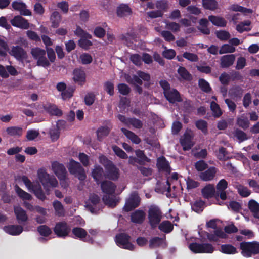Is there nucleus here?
Masks as SVG:
<instances>
[{"label":"nucleus","instance_id":"obj_1","mask_svg":"<svg viewBox=\"0 0 259 259\" xmlns=\"http://www.w3.org/2000/svg\"><path fill=\"white\" fill-rule=\"evenodd\" d=\"M38 177L42 184L44 188L47 195L50 194V188L56 187L58 182L56 178L53 175H50L44 169H39L38 170Z\"/></svg>","mask_w":259,"mask_h":259},{"label":"nucleus","instance_id":"obj_2","mask_svg":"<svg viewBox=\"0 0 259 259\" xmlns=\"http://www.w3.org/2000/svg\"><path fill=\"white\" fill-rule=\"evenodd\" d=\"M240 249L243 256L246 258L251 257L253 255L259 254V242H242L240 244Z\"/></svg>","mask_w":259,"mask_h":259},{"label":"nucleus","instance_id":"obj_3","mask_svg":"<svg viewBox=\"0 0 259 259\" xmlns=\"http://www.w3.org/2000/svg\"><path fill=\"white\" fill-rule=\"evenodd\" d=\"M162 212L157 206H151L148 211V223L153 229H155L161 222Z\"/></svg>","mask_w":259,"mask_h":259},{"label":"nucleus","instance_id":"obj_4","mask_svg":"<svg viewBox=\"0 0 259 259\" xmlns=\"http://www.w3.org/2000/svg\"><path fill=\"white\" fill-rule=\"evenodd\" d=\"M67 167L70 174L74 175L80 181H84L86 179L85 170L79 162L71 158Z\"/></svg>","mask_w":259,"mask_h":259},{"label":"nucleus","instance_id":"obj_5","mask_svg":"<svg viewBox=\"0 0 259 259\" xmlns=\"http://www.w3.org/2000/svg\"><path fill=\"white\" fill-rule=\"evenodd\" d=\"M189 249L195 253H212L214 250V247L210 243H191Z\"/></svg>","mask_w":259,"mask_h":259},{"label":"nucleus","instance_id":"obj_6","mask_svg":"<svg viewBox=\"0 0 259 259\" xmlns=\"http://www.w3.org/2000/svg\"><path fill=\"white\" fill-rule=\"evenodd\" d=\"M130 239L131 236L125 233L118 234L115 236V241L119 247L130 250H133L135 246L130 242Z\"/></svg>","mask_w":259,"mask_h":259},{"label":"nucleus","instance_id":"obj_7","mask_svg":"<svg viewBox=\"0 0 259 259\" xmlns=\"http://www.w3.org/2000/svg\"><path fill=\"white\" fill-rule=\"evenodd\" d=\"M141 202V198L137 192L132 193L129 198L126 200L123 208L125 212H130L138 207Z\"/></svg>","mask_w":259,"mask_h":259},{"label":"nucleus","instance_id":"obj_8","mask_svg":"<svg viewBox=\"0 0 259 259\" xmlns=\"http://www.w3.org/2000/svg\"><path fill=\"white\" fill-rule=\"evenodd\" d=\"M72 236L73 238L78 239L83 242L93 243L94 239L88 234L87 231L83 228L78 227H74L72 229Z\"/></svg>","mask_w":259,"mask_h":259},{"label":"nucleus","instance_id":"obj_9","mask_svg":"<svg viewBox=\"0 0 259 259\" xmlns=\"http://www.w3.org/2000/svg\"><path fill=\"white\" fill-rule=\"evenodd\" d=\"M54 232L58 237L65 238L69 236L71 227L65 221L58 222L54 228Z\"/></svg>","mask_w":259,"mask_h":259},{"label":"nucleus","instance_id":"obj_10","mask_svg":"<svg viewBox=\"0 0 259 259\" xmlns=\"http://www.w3.org/2000/svg\"><path fill=\"white\" fill-rule=\"evenodd\" d=\"M106 169L105 177L112 181H116L119 177V169L113 163L109 161L105 165Z\"/></svg>","mask_w":259,"mask_h":259},{"label":"nucleus","instance_id":"obj_11","mask_svg":"<svg viewBox=\"0 0 259 259\" xmlns=\"http://www.w3.org/2000/svg\"><path fill=\"white\" fill-rule=\"evenodd\" d=\"M193 133L190 129H187L184 134L183 138L180 139V144L184 151L189 150L193 147Z\"/></svg>","mask_w":259,"mask_h":259},{"label":"nucleus","instance_id":"obj_12","mask_svg":"<svg viewBox=\"0 0 259 259\" xmlns=\"http://www.w3.org/2000/svg\"><path fill=\"white\" fill-rule=\"evenodd\" d=\"M9 54L20 62H23L27 58L26 51L20 46H13Z\"/></svg>","mask_w":259,"mask_h":259},{"label":"nucleus","instance_id":"obj_13","mask_svg":"<svg viewBox=\"0 0 259 259\" xmlns=\"http://www.w3.org/2000/svg\"><path fill=\"white\" fill-rule=\"evenodd\" d=\"M52 169L60 180L66 178L67 171L64 165L58 161H54L51 164Z\"/></svg>","mask_w":259,"mask_h":259},{"label":"nucleus","instance_id":"obj_14","mask_svg":"<svg viewBox=\"0 0 259 259\" xmlns=\"http://www.w3.org/2000/svg\"><path fill=\"white\" fill-rule=\"evenodd\" d=\"M228 182L225 179H221L216 185V198L219 197L222 200L227 199V194L225 190L228 187Z\"/></svg>","mask_w":259,"mask_h":259},{"label":"nucleus","instance_id":"obj_15","mask_svg":"<svg viewBox=\"0 0 259 259\" xmlns=\"http://www.w3.org/2000/svg\"><path fill=\"white\" fill-rule=\"evenodd\" d=\"M163 94L170 103L174 104L182 101L180 93L175 89H170L167 91L163 92Z\"/></svg>","mask_w":259,"mask_h":259},{"label":"nucleus","instance_id":"obj_16","mask_svg":"<svg viewBox=\"0 0 259 259\" xmlns=\"http://www.w3.org/2000/svg\"><path fill=\"white\" fill-rule=\"evenodd\" d=\"M10 22L13 26L22 29H28L30 27L28 20L20 15L15 16L11 20Z\"/></svg>","mask_w":259,"mask_h":259},{"label":"nucleus","instance_id":"obj_17","mask_svg":"<svg viewBox=\"0 0 259 259\" xmlns=\"http://www.w3.org/2000/svg\"><path fill=\"white\" fill-rule=\"evenodd\" d=\"M106 123L108 125L100 126L96 131L97 140L99 141H102L108 136L112 128L110 121H106Z\"/></svg>","mask_w":259,"mask_h":259},{"label":"nucleus","instance_id":"obj_18","mask_svg":"<svg viewBox=\"0 0 259 259\" xmlns=\"http://www.w3.org/2000/svg\"><path fill=\"white\" fill-rule=\"evenodd\" d=\"M89 200L91 204H87V207L92 213L97 214L100 210L99 208L96 207L97 205L100 202V197L97 194H93L90 196Z\"/></svg>","mask_w":259,"mask_h":259},{"label":"nucleus","instance_id":"obj_19","mask_svg":"<svg viewBox=\"0 0 259 259\" xmlns=\"http://www.w3.org/2000/svg\"><path fill=\"white\" fill-rule=\"evenodd\" d=\"M156 166L159 171L165 172L168 174L171 172L169 163L165 157L163 156L157 159Z\"/></svg>","mask_w":259,"mask_h":259},{"label":"nucleus","instance_id":"obj_20","mask_svg":"<svg viewBox=\"0 0 259 259\" xmlns=\"http://www.w3.org/2000/svg\"><path fill=\"white\" fill-rule=\"evenodd\" d=\"M101 183V188L102 192L107 195H113L115 193L116 186L113 182L105 180Z\"/></svg>","mask_w":259,"mask_h":259},{"label":"nucleus","instance_id":"obj_21","mask_svg":"<svg viewBox=\"0 0 259 259\" xmlns=\"http://www.w3.org/2000/svg\"><path fill=\"white\" fill-rule=\"evenodd\" d=\"M74 81L80 85H83L86 81V75L81 69H75L73 71Z\"/></svg>","mask_w":259,"mask_h":259},{"label":"nucleus","instance_id":"obj_22","mask_svg":"<svg viewBox=\"0 0 259 259\" xmlns=\"http://www.w3.org/2000/svg\"><path fill=\"white\" fill-rule=\"evenodd\" d=\"M12 7L14 10L19 11L22 15H31V11L26 8V5L23 2L14 1L12 4Z\"/></svg>","mask_w":259,"mask_h":259},{"label":"nucleus","instance_id":"obj_23","mask_svg":"<svg viewBox=\"0 0 259 259\" xmlns=\"http://www.w3.org/2000/svg\"><path fill=\"white\" fill-rule=\"evenodd\" d=\"M217 172V169L214 166H211L199 174L200 179L204 181H211L214 179Z\"/></svg>","mask_w":259,"mask_h":259},{"label":"nucleus","instance_id":"obj_24","mask_svg":"<svg viewBox=\"0 0 259 259\" xmlns=\"http://www.w3.org/2000/svg\"><path fill=\"white\" fill-rule=\"evenodd\" d=\"M235 60L234 54L223 55L220 58V66L222 68H229L234 64Z\"/></svg>","mask_w":259,"mask_h":259},{"label":"nucleus","instance_id":"obj_25","mask_svg":"<svg viewBox=\"0 0 259 259\" xmlns=\"http://www.w3.org/2000/svg\"><path fill=\"white\" fill-rule=\"evenodd\" d=\"M14 213L19 224H23L28 220L26 212L20 206L15 207Z\"/></svg>","mask_w":259,"mask_h":259},{"label":"nucleus","instance_id":"obj_26","mask_svg":"<svg viewBox=\"0 0 259 259\" xmlns=\"http://www.w3.org/2000/svg\"><path fill=\"white\" fill-rule=\"evenodd\" d=\"M145 213L142 210H136L131 215V220L133 223L142 224L145 219Z\"/></svg>","mask_w":259,"mask_h":259},{"label":"nucleus","instance_id":"obj_27","mask_svg":"<svg viewBox=\"0 0 259 259\" xmlns=\"http://www.w3.org/2000/svg\"><path fill=\"white\" fill-rule=\"evenodd\" d=\"M4 230L7 233L11 235H18L23 230V227L18 225H10L4 227Z\"/></svg>","mask_w":259,"mask_h":259},{"label":"nucleus","instance_id":"obj_28","mask_svg":"<svg viewBox=\"0 0 259 259\" xmlns=\"http://www.w3.org/2000/svg\"><path fill=\"white\" fill-rule=\"evenodd\" d=\"M165 235H164L163 238H160L159 237H152L149 240V247L151 249L158 248L161 246L163 245V244L165 243Z\"/></svg>","mask_w":259,"mask_h":259},{"label":"nucleus","instance_id":"obj_29","mask_svg":"<svg viewBox=\"0 0 259 259\" xmlns=\"http://www.w3.org/2000/svg\"><path fill=\"white\" fill-rule=\"evenodd\" d=\"M208 20L210 21L213 25L221 27H226L227 23L223 17L214 15L209 16Z\"/></svg>","mask_w":259,"mask_h":259},{"label":"nucleus","instance_id":"obj_30","mask_svg":"<svg viewBox=\"0 0 259 259\" xmlns=\"http://www.w3.org/2000/svg\"><path fill=\"white\" fill-rule=\"evenodd\" d=\"M6 132L11 137H20L23 134V130L21 127L13 126L8 127Z\"/></svg>","mask_w":259,"mask_h":259},{"label":"nucleus","instance_id":"obj_31","mask_svg":"<svg viewBox=\"0 0 259 259\" xmlns=\"http://www.w3.org/2000/svg\"><path fill=\"white\" fill-rule=\"evenodd\" d=\"M103 174V169L102 167L98 165H95V167L92 171V176L96 182L97 184L101 183Z\"/></svg>","mask_w":259,"mask_h":259},{"label":"nucleus","instance_id":"obj_32","mask_svg":"<svg viewBox=\"0 0 259 259\" xmlns=\"http://www.w3.org/2000/svg\"><path fill=\"white\" fill-rule=\"evenodd\" d=\"M203 196L206 199L215 197L216 198V191L213 186L208 185L202 189Z\"/></svg>","mask_w":259,"mask_h":259},{"label":"nucleus","instance_id":"obj_33","mask_svg":"<svg viewBox=\"0 0 259 259\" xmlns=\"http://www.w3.org/2000/svg\"><path fill=\"white\" fill-rule=\"evenodd\" d=\"M248 207L253 216L255 218L259 219V203L255 200L251 199L248 202Z\"/></svg>","mask_w":259,"mask_h":259},{"label":"nucleus","instance_id":"obj_34","mask_svg":"<svg viewBox=\"0 0 259 259\" xmlns=\"http://www.w3.org/2000/svg\"><path fill=\"white\" fill-rule=\"evenodd\" d=\"M132 13L131 8L126 4H121L117 8V15L118 16L122 17Z\"/></svg>","mask_w":259,"mask_h":259},{"label":"nucleus","instance_id":"obj_35","mask_svg":"<svg viewBox=\"0 0 259 259\" xmlns=\"http://www.w3.org/2000/svg\"><path fill=\"white\" fill-rule=\"evenodd\" d=\"M158 229L165 233H169L174 229V225L169 221H163L159 223Z\"/></svg>","mask_w":259,"mask_h":259},{"label":"nucleus","instance_id":"obj_36","mask_svg":"<svg viewBox=\"0 0 259 259\" xmlns=\"http://www.w3.org/2000/svg\"><path fill=\"white\" fill-rule=\"evenodd\" d=\"M135 154L138 160V164L144 165L146 162H149L150 159L145 154L144 151L140 149L135 150Z\"/></svg>","mask_w":259,"mask_h":259},{"label":"nucleus","instance_id":"obj_37","mask_svg":"<svg viewBox=\"0 0 259 259\" xmlns=\"http://www.w3.org/2000/svg\"><path fill=\"white\" fill-rule=\"evenodd\" d=\"M30 192H32L35 196L41 201H44L47 198L45 194L39 184L34 186L33 189Z\"/></svg>","mask_w":259,"mask_h":259},{"label":"nucleus","instance_id":"obj_38","mask_svg":"<svg viewBox=\"0 0 259 259\" xmlns=\"http://www.w3.org/2000/svg\"><path fill=\"white\" fill-rule=\"evenodd\" d=\"M220 251L224 254H234L238 252L235 247L231 244H222L220 246Z\"/></svg>","mask_w":259,"mask_h":259},{"label":"nucleus","instance_id":"obj_39","mask_svg":"<svg viewBox=\"0 0 259 259\" xmlns=\"http://www.w3.org/2000/svg\"><path fill=\"white\" fill-rule=\"evenodd\" d=\"M15 190L17 195L22 200H30L32 199V196L19 187L17 185L15 186Z\"/></svg>","mask_w":259,"mask_h":259},{"label":"nucleus","instance_id":"obj_40","mask_svg":"<svg viewBox=\"0 0 259 259\" xmlns=\"http://www.w3.org/2000/svg\"><path fill=\"white\" fill-rule=\"evenodd\" d=\"M51 21L52 23L51 26L53 28H57L60 24L61 20V16L58 11H54L51 16Z\"/></svg>","mask_w":259,"mask_h":259},{"label":"nucleus","instance_id":"obj_41","mask_svg":"<svg viewBox=\"0 0 259 259\" xmlns=\"http://www.w3.org/2000/svg\"><path fill=\"white\" fill-rule=\"evenodd\" d=\"M202 6L205 9L214 10L218 7V2L216 0H202Z\"/></svg>","mask_w":259,"mask_h":259},{"label":"nucleus","instance_id":"obj_42","mask_svg":"<svg viewBox=\"0 0 259 259\" xmlns=\"http://www.w3.org/2000/svg\"><path fill=\"white\" fill-rule=\"evenodd\" d=\"M243 90L239 86H235L231 88L229 90L230 96L233 98H240L242 97Z\"/></svg>","mask_w":259,"mask_h":259},{"label":"nucleus","instance_id":"obj_43","mask_svg":"<svg viewBox=\"0 0 259 259\" xmlns=\"http://www.w3.org/2000/svg\"><path fill=\"white\" fill-rule=\"evenodd\" d=\"M237 124L244 130H246L249 126V121L247 117L241 116L237 119Z\"/></svg>","mask_w":259,"mask_h":259},{"label":"nucleus","instance_id":"obj_44","mask_svg":"<svg viewBox=\"0 0 259 259\" xmlns=\"http://www.w3.org/2000/svg\"><path fill=\"white\" fill-rule=\"evenodd\" d=\"M46 110L51 115L61 116L63 113L55 105H49L46 108Z\"/></svg>","mask_w":259,"mask_h":259},{"label":"nucleus","instance_id":"obj_45","mask_svg":"<svg viewBox=\"0 0 259 259\" xmlns=\"http://www.w3.org/2000/svg\"><path fill=\"white\" fill-rule=\"evenodd\" d=\"M198 85L200 89L205 93H209L212 90L209 83L203 78L199 79Z\"/></svg>","mask_w":259,"mask_h":259},{"label":"nucleus","instance_id":"obj_46","mask_svg":"<svg viewBox=\"0 0 259 259\" xmlns=\"http://www.w3.org/2000/svg\"><path fill=\"white\" fill-rule=\"evenodd\" d=\"M53 206L57 215L63 216L64 215V207L60 201L55 200L53 202Z\"/></svg>","mask_w":259,"mask_h":259},{"label":"nucleus","instance_id":"obj_47","mask_svg":"<svg viewBox=\"0 0 259 259\" xmlns=\"http://www.w3.org/2000/svg\"><path fill=\"white\" fill-rule=\"evenodd\" d=\"M195 125L196 127L201 130L203 134H207L208 133V124L205 120L199 119L196 121Z\"/></svg>","mask_w":259,"mask_h":259},{"label":"nucleus","instance_id":"obj_48","mask_svg":"<svg viewBox=\"0 0 259 259\" xmlns=\"http://www.w3.org/2000/svg\"><path fill=\"white\" fill-rule=\"evenodd\" d=\"M210 108L212 112V115L214 117L218 118L222 114V112L219 105L214 101L210 104Z\"/></svg>","mask_w":259,"mask_h":259},{"label":"nucleus","instance_id":"obj_49","mask_svg":"<svg viewBox=\"0 0 259 259\" xmlns=\"http://www.w3.org/2000/svg\"><path fill=\"white\" fill-rule=\"evenodd\" d=\"M104 204L111 208L115 207L117 203V201L114 198L110 197L109 195H104L102 198Z\"/></svg>","mask_w":259,"mask_h":259},{"label":"nucleus","instance_id":"obj_50","mask_svg":"<svg viewBox=\"0 0 259 259\" xmlns=\"http://www.w3.org/2000/svg\"><path fill=\"white\" fill-rule=\"evenodd\" d=\"M37 230L38 233L44 237H48L52 232L51 229L46 225L38 226L37 228Z\"/></svg>","mask_w":259,"mask_h":259},{"label":"nucleus","instance_id":"obj_51","mask_svg":"<svg viewBox=\"0 0 259 259\" xmlns=\"http://www.w3.org/2000/svg\"><path fill=\"white\" fill-rule=\"evenodd\" d=\"M75 91V88L73 87H68L64 91L61 93V96L63 100H65L67 99L72 98L73 96V93Z\"/></svg>","mask_w":259,"mask_h":259},{"label":"nucleus","instance_id":"obj_52","mask_svg":"<svg viewBox=\"0 0 259 259\" xmlns=\"http://www.w3.org/2000/svg\"><path fill=\"white\" fill-rule=\"evenodd\" d=\"M238 193L242 197H247L251 194V191L246 187L242 185L237 186Z\"/></svg>","mask_w":259,"mask_h":259},{"label":"nucleus","instance_id":"obj_53","mask_svg":"<svg viewBox=\"0 0 259 259\" xmlns=\"http://www.w3.org/2000/svg\"><path fill=\"white\" fill-rule=\"evenodd\" d=\"M178 72L182 78L185 80H190L192 79L191 74L184 67L180 66L178 69Z\"/></svg>","mask_w":259,"mask_h":259},{"label":"nucleus","instance_id":"obj_54","mask_svg":"<svg viewBox=\"0 0 259 259\" xmlns=\"http://www.w3.org/2000/svg\"><path fill=\"white\" fill-rule=\"evenodd\" d=\"M235 51V48L234 46L230 44H224L223 45L220 49L219 51L220 54H226L228 53H233Z\"/></svg>","mask_w":259,"mask_h":259},{"label":"nucleus","instance_id":"obj_55","mask_svg":"<svg viewBox=\"0 0 259 259\" xmlns=\"http://www.w3.org/2000/svg\"><path fill=\"white\" fill-rule=\"evenodd\" d=\"M126 81L128 83L132 84L141 85L143 84L142 80L140 79L138 75H133L132 76L128 75L126 77Z\"/></svg>","mask_w":259,"mask_h":259},{"label":"nucleus","instance_id":"obj_56","mask_svg":"<svg viewBox=\"0 0 259 259\" xmlns=\"http://www.w3.org/2000/svg\"><path fill=\"white\" fill-rule=\"evenodd\" d=\"M31 53L33 58L36 60L38 59L41 56L46 55V52L45 50L38 47L33 48L31 50Z\"/></svg>","mask_w":259,"mask_h":259},{"label":"nucleus","instance_id":"obj_57","mask_svg":"<svg viewBox=\"0 0 259 259\" xmlns=\"http://www.w3.org/2000/svg\"><path fill=\"white\" fill-rule=\"evenodd\" d=\"M217 37L222 41H226L230 37V34L229 32L225 30H219L215 32Z\"/></svg>","mask_w":259,"mask_h":259},{"label":"nucleus","instance_id":"obj_58","mask_svg":"<svg viewBox=\"0 0 259 259\" xmlns=\"http://www.w3.org/2000/svg\"><path fill=\"white\" fill-rule=\"evenodd\" d=\"M112 148L115 154L120 158L127 159L128 158L127 154L118 146L114 145Z\"/></svg>","mask_w":259,"mask_h":259},{"label":"nucleus","instance_id":"obj_59","mask_svg":"<svg viewBox=\"0 0 259 259\" xmlns=\"http://www.w3.org/2000/svg\"><path fill=\"white\" fill-rule=\"evenodd\" d=\"M204 205V201L202 200L196 201L192 205L191 208L196 212L200 213L202 212Z\"/></svg>","mask_w":259,"mask_h":259},{"label":"nucleus","instance_id":"obj_60","mask_svg":"<svg viewBox=\"0 0 259 259\" xmlns=\"http://www.w3.org/2000/svg\"><path fill=\"white\" fill-rule=\"evenodd\" d=\"M104 89L110 96H113L114 94V86L113 83L110 81H107L104 83Z\"/></svg>","mask_w":259,"mask_h":259},{"label":"nucleus","instance_id":"obj_61","mask_svg":"<svg viewBox=\"0 0 259 259\" xmlns=\"http://www.w3.org/2000/svg\"><path fill=\"white\" fill-rule=\"evenodd\" d=\"M230 10L240 12L244 13L251 12V10L249 9H247L243 6L238 5L237 4H233L230 6Z\"/></svg>","mask_w":259,"mask_h":259},{"label":"nucleus","instance_id":"obj_62","mask_svg":"<svg viewBox=\"0 0 259 259\" xmlns=\"http://www.w3.org/2000/svg\"><path fill=\"white\" fill-rule=\"evenodd\" d=\"M118 92L122 95H127L131 92L130 88L125 83H119L117 86Z\"/></svg>","mask_w":259,"mask_h":259},{"label":"nucleus","instance_id":"obj_63","mask_svg":"<svg viewBox=\"0 0 259 259\" xmlns=\"http://www.w3.org/2000/svg\"><path fill=\"white\" fill-rule=\"evenodd\" d=\"M95 100V95L92 93H88L84 97V102L86 105L91 106L93 104Z\"/></svg>","mask_w":259,"mask_h":259},{"label":"nucleus","instance_id":"obj_64","mask_svg":"<svg viewBox=\"0 0 259 259\" xmlns=\"http://www.w3.org/2000/svg\"><path fill=\"white\" fill-rule=\"evenodd\" d=\"M78 44L80 47L85 50H88L93 45L92 42L90 40L81 38L78 40Z\"/></svg>","mask_w":259,"mask_h":259}]
</instances>
